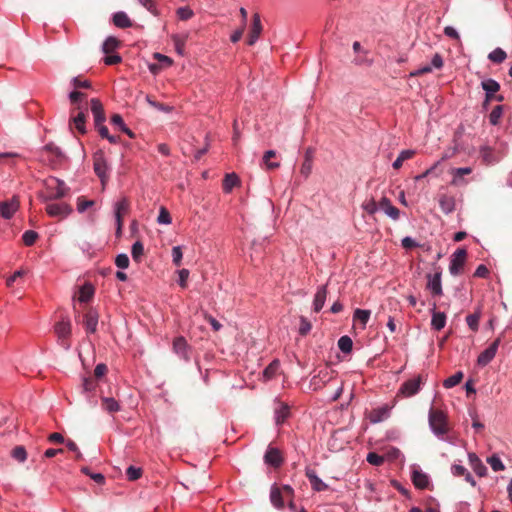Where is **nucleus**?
<instances>
[{
	"mask_svg": "<svg viewBox=\"0 0 512 512\" xmlns=\"http://www.w3.org/2000/svg\"><path fill=\"white\" fill-rule=\"evenodd\" d=\"M262 31V24L259 14L255 13L253 15L252 27L249 33V37L247 40L248 45H253L257 39L259 38Z\"/></svg>",
	"mask_w": 512,
	"mask_h": 512,
	"instance_id": "2eb2a0df",
	"label": "nucleus"
},
{
	"mask_svg": "<svg viewBox=\"0 0 512 512\" xmlns=\"http://www.w3.org/2000/svg\"><path fill=\"white\" fill-rule=\"evenodd\" d=\"M93 167H94V172L100 178L101 183L103 185H105V183L109 179V176L107 173V171H108L107 162L105 160L104 153L102 151L95 153V155L93 157Z\"/></svg>",
	"mask_w": 512,
	"mask_h": 512,
	"instance_id": "39448f33",
	"label": "nucleus"
},
{
	"mask_svg": "<svg viewBox=\"0 0 512 512\" xmlns=\"http://www.w3.org/2000/svg\"><path fill=\"white\" fill-rule=\"evenodd\" d=\"M182 256H183V254H182L181 247L180 246L173 247V249H172V257H173V263L176 266H180L181 265Z\"/></svg>",
	"mask_w": 512,
	"mask_h": 512,
	"instance_id": "0e129e2a",
	"label": "nucleus"
},
{
	"mask_svg": "<svg viewBox=\"0 0 512 512\" xmlns=\"http://www.w3.org/2000/svg\"><path fill=\"white\" fill-rule=\"evenodd\" d=\"M290 415V408L285 403H279V407L275 410L276 424H282Z\"/></svg>",
	"mask_w": 512,
	"mask_h": 512,
	"instance_id": "c756f323",
	"label": "nucleus"
},
{
	"mask_svg": "<svg viewBox=\"0 0 512 512\" xmlns=\"http://www.w3.org/2000/svg\"><path fill=\"white\" fill-rule=\"evenodd\" d=\"M500 337L496 338L477 358V364L481 367L488 365L495 357L500 345Z\"/></svg>",
	"mask_w": 512,
	"mask_h": 512,
	"instance_id": "6e6552de",
	"label": "nucleus"
},
{
	"mask_svg": "<svg viewBox=\"0 0 512 512\" xmlns=\"http://www.w3.org/2000/svg\"><path fill=\"white\" fill-rule=\"evenodd\" d=\"M38 238V234L33 230H27L22 235V240L26 246H32Z\"/></svg>",
	"mask_w": 512,
	"mask_h": 512,
	"instance_id": "09e8293b",
	"label": "nucleus"
},
{
	"mask_svg": "<svg viewBox=\"0 0 512 512\" xmlns=\"http://www.w3.org/2000/svg\"><path fill=\"white\" fill-rule=\"evenodd\" d=\"M503 113V106L497 105L489 115V121L492 125H497Z\"/></svg>",
	"mask_w": 512,
	"mask_h": 512,
	"instance_id": "49530a36",
	"label": "nucleus"
},
{
	"mask_svg": "<svg viewBox=\"0 0 512 512\" xmlns=\"http://www.w3.org/2000/svg\"><path fill=\"white\" fill-rule=\"evenodd\" d=\"M306 477L310 481L311 487L314 491L321 492L328 489V485L317 476L314 470L307 469Z\"/></svg>",
	"mask_w": 512,
	"mask_h": 512,
	"instance_id": "6ab92c4d",
	"label": "nucleus"
},
{
	"mask_svg": "<svg viewBox=\"0 0 512 512\" xmlns=\"http://www.w3.org/2000/svg\"><path fill=\"white\" fill-rule=\"evenodd\" d=\"M284 497L282 495V491L280 490V487L272 486L271 492H270V500L271 503L276 508H282L284 506Z\"/></svg>",
	"mask_w": 512,
	"mask_h": 512,
	"instance_id": "c85d7f7f",
	"label": "nucleus"
},
{
	"mask_svg": "<svg viewBox=\"0 0 512 512\" xmlns=\"http://www.w3.org/2000/svg\"><path fill=\"white\" fill-rule=\"evenodd\" d=\"M436 304H433L431 326L433 329L439 331L446 325V315L444 312H438L435 310Z\"/></svg>",
	"mask_w": 512,
	"mask_h": 512,
	"instance_id": "5701e85b",
	"label": "nucleus"
},
{
	"mask_svg": "<svg viewBox=\"0 0 512 512\" xmlns=\"http://www.w3.org/2000/svg\"><path fill=\"white\" fill-rule=\"evenodd\" d=\"M72 207L67 203H50L46 206V212L50 217L66 218L72 213Z\"/></svg>",
	"mask_w": 512,
	"mask_h": 512,
	"instance_id": "1a4fd4ad",
	"label": "nucleus"
},
{
	"mask_svg": "<svg viewBox=\"0 0 512 512\" xmlns=\"http://www.w3.org/2000/svg\"><path fill=\"white\" fill-rule=\"evenodd\" d=\"M276 156V152L274 150H268L265 152L263 156V162L266 165L267 169H275L279 167L278 162H271V158H274Z\"/></svg>",
	"mask_w": 512,
	"mask_h": 512,
	"instance_id": "37998d69",
	"label": "nucleus"
},
{
	"mask_svg": "<svg viewBox=\"0 0 512 512\" xmlns=\"http://www.w3.org/2000/svg\"><path fill=\"white\" fill-rule=\"evenodd\" d=\"M468 458L473 471L479 477H483L487 474V467L475 453H469Z\"/></svg>",
	"mask_w": 512,
	"mask_h": 512,
	"instance_id": "412c9836",
	"label": "nucleus"
},
{
	"mask_svg": "<svg viewBox=\"0 0 512 512\" xmlns=\"http://www.w3.org/2000/svg\"><path fill=\"white\" fill-rule=\"evenodd\" d=\"M439 206L443 213L450 214L456 208V200L453 195L441 194L439 196Z\"/></svg>",
	"mask_w": 512,
	"mask_h": 512,
	"instance_id": "f3484780",
	"label": "nucleus"
},
{
	"mask_svg": "<svg viewBox=\"0 0 512 512\" xmlns=\"http://www.w3.org/2000/svg\"><path fill=\"white\" fill-rule=\"evenodd\" d=\"M45 192L40 194L44 202L58 200L65 197L69 192V187L63 180L56 177H50L44 181Z\"/></svg>",
	"mask_w": 512,
	"mask_h": 512,
	"instance_id": "f257e3e1",
	"label": "nucleus"
},
{
	"mask_svg": "<svg viewBox=\"0 0 512 512\" xmlns=\"http://www.w3.org/2000/svg\"><path fill=\"white\" fill-rule=\"evenodd\" d=\"M69 99H70V102L71 104L74 106V107H77L78 105H82V101L84 99H86V94L83 93V92H80V91H72L70 94H69Z\"/></svg>",
	"mask_w": 512,
	"mask_h": 512,
	"instance_id": "a18cd8bd",
	"label": "nucleus"
},
{
	"mask_svg": "<svg viewBox=\"0 0 512 512\" xmlns=\"http://www.w3.org/2000/svg\"><path fill=\"white\" fill-rule=\"evenodd\" d=\"M421 383V376H417L415 378L405 381L401 385L398 395H403L404 397H411L415 395L419 391Z\"/></svg>",
	"mask_w": 512,
	"mask_h": 512,
	"instance_id": "9d476101",
	"label": "nucleus"
},
{
	"mask_svg": "<svg viewBox=\"0 0 512 512\" xmlns=\"http://www.w3.org/2000/svg\"><path fill=\"white\" fill-rule=\"evenodd\" d=\"M144 253V246L141 241H136L132 245L131 254L134 261L139 262Z\"/></svg>",
	"mask_w": 512,
	"mask_h": 512,
	"instance_id": "79ce46f5",
	"label": "nucleus"
},
{
	"mask_svg": "<svg viewBox=\"0 0 512 512\" xmlns=\"http://www.w3.org/2000/svg\"><path fill=\"white\" fill-rule=\"evenodd\" d=\"M188 348H189L188 343L184 337L180 336V337H177L174 339L173 349H174L175 353L186 360L189 359Z\"/></svg>",
	"mask_w": 512,
	"mask_h": 512,
	"instance_id": "4be33fe9",
	"label": "nucleus"
},
{
	"mask_svg": "<svg viewBox=\"0 0 512 512\" xmlns=\"http://www.w3.org/2000/svg\"><path fill=\"white\" fill-rule=\"evenodd\" d=\"M98 317H99L98 313L93 309H89L85 313L83 325L88 332H90V333L96 332L97 324H98Z\"/></svg>",
	"mask_w": 512,
	"mask_h": 512,
	"instance_id": "a211bd4d",
	"label": "nucleus"
},
{
	"mask_svg": "<svg viewBox=\"0 0 512 512\" xmlns=\"http://www.w3.org/2000/svg\"><path fill=\"white\" fill-rule=\"evenodd\" d=\"M72 83H73V86L76 89H78V88H86V89H88V88L91 87V82L90 81H88V80H81L78 77L73 78Z\"/></svg>",
	"mask_w": 512,
	"mask_h": 512,
	"instance_id": "338daca9",
	"label": "nucleus"
},
{
	"mask_svg": "<svg viewBox=\"0 0 512 512\" xmlns=\"http://www.w3.org/2000/svg\"><path fill=\"white\" fill-rule=\"evenodd\" d=\"M487 462L490 464L491 468L494 470V471H502L505 469V466L503 464V462L501 461V459L496 456V455H492L491 457H489L487 459Z\"/></svg>",
	"mask_w": 512,
	"mask_h": 512,
	"instance_id": "864d4df0",
	"label": "nucleus"
},
{
	"mask_svg": "<svg viewBox=\"0 0 512 512\" xmlns=\"http://www.w3.org/2000/svg\"><path fill=\"white\" fill-rule=\"evenodd\" d=\"M19 207V197L14 195L11 199L0 202V216L6 220L11 219Z\"/></svg>",
	"mask_w": 512,
	"mask_h": 512,
	"instance_id": "0eeeda50",
	"label": "nucleus"
},
{
	"mask_svg": "<svg viewBox=\"0 0 512 512\" xmlns=\"http://www.w3.org/2000/svg\"><path fill=\"white\" fill-rule=\"evenodd\" d=\"M338 347L343 353H350L353 348L352 339L347 335L340 337Z\"/></svg>",
	"mask_w": 512,
	"mask_h": 512,
	"instance_id": "4c0bfd02",
	"label": "nucleus"
},
{
	"mask_svg": "<svg viewBox=\"0 0 512 512\" xmlns=\"http://www.w3.org/2000/svg\"><path fill=\"white\" fill-rule=\"evenodd\" d=\"M481 86L488 94H494L500 89L499 83L493 79L482 81Z\"/></svg>",
	"mask_w": 512,
	"mask_h": 512,
	"instance_id": "58836bf2",
	"label": "nucleus"
},
{
	"mask_svg": "<svg viewBox=\"0 0 512 512\" xmlns=\"http://www.w3.org/2000/svg\"><path fill=\"white\" fill-rule=\"evenodd\" d=\"M467 258V251L463 248L457 249L451 256L449 271L456 276L462 273Z\"/></svg>",
	"mask_w": 512,
	"mask_h": 512,
	"instance_id": "423d86ee",
	"label": "nucleus"
},
{
	"mask_svg": "<svg viewBox=\"0 0 512 512\" xmlns=\"http://www.w3.org/2000/svg\"><path fill=\"white\" fill-rule=\"evenodd\" d=\"M389 412V408L387 406L380 407L371 411L369 419L372 423H378L383 421Z\"/></svg>",
	"mask_w": 512,
	"mask_h": 512,
	"instance_id": "7c9ffc66",
	"label": "nucleus"
},
{
	"mask_svg": "<svg viewBox=\"0 0 512 512\" xmlns=\"http://www.w3.org/2000/svg\"><path fill=\"white\" fill-rule=\"evenodd\" d=\"M101 402L102 408L109 413H114L120 410L119 403L112 397H103Z\"/></svg>",
	"mask_w": 512,
	"mask_h": 512,
	"instance_id": "2f4dec72",
	"label": "nucleus"
},
{
	"mask_svg": "<svg viewBox=\"0 0 512 512\" xmlns=\"http://www.w3.org/2000/svg\"><path fill=\"white\" fill-rule=\"evenodd\" d=\"M279 368V362L273 361L269 366H267L264 370V376L267 379H271L277 372Z\"/></svg>",
	"mask_w": 512,
	"mask_h": 512,
	"instance_id": "052dcab7",
	"label": "nucleus"
},
{
	"mask_svg": "<svg viewBox=\"0 0 512 512\" xmlns=\"http://www.w3.org/2000/svg\"><path fill=\"white\" fill-rule=\"evenodd\" d=\"M264 461L275 468L280 467L283 463V457L279 449L269 446L265 455Z\"/></svg>",
	"mask_w": 512,
	"mask_h": 512,
	"instance_id": "4468645a",
	"label": "nucleus"
},
{
	"mask_svg": "<svg viewBox=\"0 0 512 512\" xmlns=\"http://www.w3.org/2000/svg\"><path fill=\"white\" fill-rule=\"evenodd\" d=\"M472 169L470 167L453 168L450 173L452 174L451 185L453 186H464L468 183L464 176L471 174Z\"/></svg>",
	"mask_w": 512,
	"mask_h": 512,
	"instance_id": "ddd939ff",
	"label": "nucleus"
},
{
	"mask_svg": "<svg viewBox=\"0 0 512 512\" xmlns=\"http://www.w3.org/2000/svg\"><path fill=\"white\" fill-rule=\"evenodd\" d=\"M11 456L18 462H24L27 459V452L23 446H16L12 449Z\"/></svg>",
	"mask_w": 512,
	"mask_h": 512,
	"instance_id": "c03bdc74",
	"label": "nucleus"
},
{
	"mask_svg": "<svg viewBox=\"0 0 512 512\" xmlns=\"http://www.w3.org/2000/svg\"><path fill=\"white\" fill-rule=\"evenodd\" d=\"M413 484L419 489H425L429 485L428 476L422 471L415 470L412 474Z\"/></svg>",
	"mask_w": 512,
	"mask_h": 512,
	"instance_id": "a878e982",
	"label": "nucleus"
},
{
	"mask_svg": "<svg viewBox=\"0 0 512 512\" xmlns=\"http://www.w3.org/2000/svg\"><path fill=\"white\" fill-rule=\"evenodd\" d=\"M480 318H481L480 310H477L473 314H469L466 317V323L472 331H474V332L478 331Z\"/></svg>",
	"mask_w": 512,
	"mask_h": 512,
	"instance_id": "c9c22d12",
	"label": "nucleus"
},
{
	"mask_svg": "<svg viewBox=\"0 0 512 512\" xmlns=\"http://www.w3.org/2000/svg\"><path fill=\"white\" fill-rule=\"evenodd\" d=\"M115 264L117 267H119L121 269L128 268L129 258H128L127 254L122 253V254L117 255V257L115 259Z\"/></svg>",
	"mask_w": 512,
	"mask_h": 512,
	"instance_id": "680f3d73",
	"label": "nucleus"
},
{
	"mask_svg": "<svg viewBox=\"0 0 512 512\" xmlns=\"http://www.w3.org/2000/svg\"><path fill=\"white\" fill-rule=\"evenodd\" d=\"M41 157L48 161L52 167L61 165L67 159L66 155L54 143H48L43 147Z\"/></svg>",
	"mask_w": 512,
	"mask_h": 512,
	"instance_id": "7ed1b4c3",
	"label": "nucleus"
},
{
	"mask_svg": "<svg viewBox=\"0 0 512 512\" xmlns=\"http://www.w3.org/2000/svg\"><path fill=\"white\" fill-rule=\"evenodd\" d=\"M158 223L160 224H170L172 219L169 211L165 207L160 208V212L157 218Z\"/></svg>",
	"mask_w": 512,
	"mask_h": 512,
	"instance_id": "13d9d810",
	"label": "nucleus"
},
{
	"mask_svg": "<svg viewBox=\"0 0 512 512\" xmlns=\"http://www.w3.org/2000/svg\"><path fill=\"white\" fill-rule=\"evenodd\" d=\"M94 295V288L90 284H85L80 288L78 300L80 302H88Z\"/></svg>",
	"mask_w": 512,
	"mask_h": 512,
	"instance_id": "f704fd0d",
	"label": "nucleus"
},
{
	"mask_svg": "<svg viewBox=\"0 0 512 512\" xmlns=\"http://www.w3.org/2000/svg\"><path fill=\"white\" fill-rule=\"evenodd\" d=\"M173 41H174V45H175L176 51L180 55H183L184 54V50H185L186 37L180 36V35H175V36H173Z\"/></svg>",
	"mask_w": 512,
	"mask_h": 512,
	"instance_id": "4d7b16f0",
	"label": "nucleus"
},
{
	"mask_svg": "<svg viewBox=\"0 0 512 512\" xmlns=\"http://www.w3.org/2000/svg\"><path fill=\"white\" fill-rule=\"evenodd\" d=\"M312 329L311 322L304 316L300 317L299 334L306 336Z\"/></svg>",
	"mask_w": 512,
	"mask_h": 512,
	"instance_id": "603ef678",
	"label": "nucleus"
},
{
	"mask_svg": "<svg viewBox=\"0 0 512 512\" xmlns=\"http://www.w3.org/2000/svg\"><path fill=\"white\" fill-rule=\"evenodd\" d=\"M463 373L461 371L456 372L452 376L448 377L444 382L443 385L445 388H452L456 385H458L462 379H463Z\"/></svg>",
	"mask_w": 512,
	"mask_h": 512,
	"instance_id": "ea45409f",
	"label": "nucleus"
},
{
	"mask_svg": "<svg viewBox=\"0 0 512 512\" xmlns=\"http://www.w3.org/2000/svg\"><path fill=\"white\" fill-rule=\"evenodd\" d=\"M54 330L59 339L64 341L71 335V322L63 319L55 324Z\"/></svg>",
	"mask_w": 512,
	"mask_h": 512,
	"instance_id": "aec40b11",
	"label": "nucleus"
},
{
	"mask_svg": "<svg viewBox=\"0 0 512 512\" xmlns=\"http://www.w3.org/2000/svg\"><path fill=\"white\" fill-rule=\"evenodd\" d=\"M239 183V178L235 173L226 174L222 183L223 191L225 193H230L234 187L239 185Z\"/></svg>",
	"mask_w": 512,
	"mask_h": 512,
	"instance_id": "bb28decb",
	"label": "nucleus"
},
{
	"mask_svg": "<svg viewBox=\"0 0 512 512\" xmlns=\"http://www.w3.org/2000/svg\"><path fill=\"white\" fill-rule=\"evenodd\" d=\"M507 57L506 52L501 48L494 49L489 55L488 58L494 63H502Z\"/></svg>",
	"mask_w": 512,
	"mask_h": 512,
	"instance_id": "a19ab883",
	"label": "nucleus"
},
{
	"mask_svg": "<svg viewBox=\"0 0 512 512\" xmlns=\"http://www.w3.org/2000/svg\"><path fill=\"white\" fill-rule=\"evenodd\" d=\"M177 16L180 20L186 21L190 19L194 13L189 7H180L177 9Z\"/></svg>",
	"mask_w": 512,
	"mask_h": 512,
	"instance_id": "bf43d9fd",
	"label": "nucleus"
},
{
	"mask_svg": "<svg viewBox=\"0 0 512 512\" xmlns=\"http://www.w3.org/2000/svg\"><path fill=\"white\" fill-rule=\"evenodd\" d=\"M326 297H327L326 286L324 285V286L319 287L315 294L314 301H313V309L316 313L319 312L323 308L324 303L326 301Z\"/></svg>",
	"mask_w": 512,
	"mask_h": 512,
	"instance_id": "393cba45",
	"label": "nucleus"
},
{
	"mask_svg": "<svg viewBox=\"0 0 512 512\" xmlns=\"http://www.w3.org/2000/svg\"><path fill=\"white\" fill-rule=\"evenodd\" d=\"M113 23L119 28H127L132 26V21L125 12H117L113 15Z\"/></svg>",
	"mask_w": 512,
	"mask_h": 512,
	"instance_id": "cd10ccee",
	"label": "nucleus"
},
{
	"mask_svg": "<svg viewBox=\"0 0 512 512\" xmlns=\"http://www.w3.org/2000/svg\"><path fill=\"white\" fill-rule=\"evenodd\" d=\"M443 58L439 53H435L432 57L431 66L435 69H441L443 67Z\"/></svg>",
	"mask_w": 512,
	"mask_h": 512,
	"instance_id": "774afa93",
	"label": "nucleus"
},
{
	"mask_svg": "<svg viewBox=\"0 0 512 512\" xmlns=\"http://www.w3.org/2000/svg\"><path fill=\"white\" fill-rule=\"evenodd\" d=\"M112 124L118 126L120 130L126 133L130 138H134V133L125 125L123 118L119 114H114L111 117Z\"/></svg>",
	"mask_w": 512,
	"mask_h": 512,
	"instance_id": "72a5a7b5",
	"label": "nucleus"
},
{
	"mask_svg": "<svg viewBox=\"0 0 512 512\" xmlns=\"http://www.w3.org/2000/svg\"><path fill=\"white\" fill-rule=\"evenodd\" d=\"M427 280V289H429L434 296L442 295L441 271H437L433 275L428 274Z\"/></svg>",
	"mask_w": 512,
	"mask_h": 512,
	"instance_id": "f8f14e48",
	"label": "nucleus"
},
{
	"mask_svg": "<svg viewBox=\"0 0 512 512\" xmlns=\"http://www.w3.org/2000/svg\"><path fill=\"white\" fill-rule=\"evenodd\" d=\"M378 209L382 210L388 217L393 219L394 221L400 218V210L392 205L391 201L387 197H382L379 202H377Z\"/></svg>",
	"mask_w": 512,
	"mask_h": 512,
	"instance_id": "9b49d317",
	"label": "nucleus"
},
{
	"mask_svg": "<svg viewBox=\"0 0 512 512\" xmlns=\"http://www.w3.org/2000/svg\"><path fill=\"white\" fill-rule=\"evenodd\" d=\"M312 171V160L311 158L306 155L301 168H300V174L303 175L305 178H307Z\"/></svg>",
	"mask_w": 512,
	"mask_h": 512,
	"instance_id": "6e6d98bb",
	"label": "nucleus"
},
{
	"mask_svg": "<svg viewBox=\"0 0 512 512\" xmlns=\"http://www.w3.org/2000/svg\"><path fill=\"white\" fill-rule=\"evenodd\" d=\"M429 426L433 433L443 439L449 432L448 415L441 409L431 407L428 415Z\"/></svg>",
	"mask_w": 512,
	"mask_h": 512,
	"instance_id": "f03ea898",
	"label": "nucleus"
},
{
	"mask_svg": "<svg viewBox=\"0 0 512 512\" xmlns=\"http://www.w3.org/2000/svg\"><path fill=\"white\" fill-rule=\"evenodd\" d=\"M90 105H91V112L94 116V124L100 123V122H105L106 116H105V111H104L101 101L97 98H93L90 100Z\"/></svg>",
	"mask_w": 512,
	"mask_h": 512,
	"instance_id": "dca6fc26",
	"label": "nucleus"
},
{
	"mask_svg": "<svg viewBox=\"0 0 512 512\" xmlns=\"http://www.w3.org/2000/svg\"><path fill=\"white\" fill-rule=\"evenodd\" d=\"M126 476L130 481L138 480L142 476V469L135 466H129L126 469Z\"/></svg>",
	"mask_w": 512,
	"mask_h": 512,
	"instance_id": "8fccbe9b",
	"label": "nucleus"
},
{
	"mask_svg": "<svg viewBox=\"0 0 512 512\" xmlns=\"http://www.w3.org/2000/svg\"><path fill=\"white\" fill-rule=\"evenodd\" d=\"M147 101L152 107H154L158 110H161L164 112H170L172 110V107H170L169 105L152 100L151 97H149V96L147 97Z\"/></svg>",
	"mask_w": 512,
	"mask_h": 512,
	"instance_id": "e2e57ef3",
	"label": "nucleus"
},
{
	"mask_svg": "<svg viewBox=\"0 0 512 512\" xmlns=\"http://www.w3.org/2000/svg\"><path fill=\"white\" fill-rule=\"evenodd\" d=\"M366 460L369 464L374 465V466H380L385 461L383 456H381L375 452L368 453Z\"/></svg>",
	"mask_w": 512,
	"mask_h": 512,
	"instance_id": "5fc2aeb1",
	"label": "nucleus"
},
{
	"mask_svg": "<svg viewBox=\"0 0 512 512\" xmlns=\"http://www.w3.org/2000/svg\"><path fill=\"white\" fill-rule=\"evenodd\" d=\"M130 208V202L126 197L121 198L115 204V219L122 220L126 214H128Z\"/></svg>",
	"mask_w": 512,
	"mask_h": 512,
	"instance_id": "b1692460",
	"label": "nucleus"
},
{
	"mask_svg": "<svg viewBox=\"0 0 512 512\" xmlns=\"http://www.w3.org/2000/svg\"><path fill=\"white\" fill-rule=\"evenodd\" d=\"M371 315L370 310H364V309H356L353 314L354 320L359 321L362 324V327L365 328L369 318Z\"/></svg>",
	"mask_w": 512,
	"mask_h": 512,
	"instance_id": "e433bc0d",
	"label": "nucleus"
},
{
	"mask_svg": "<svg viewBox=\"0 0 512 512\" xmlns=\"http://www.w3.org/2000/svg\"><path fill=\"white\" fill-rule=\"evenodd\" d=\"M119 46H120V41L118 39H116L115 37L110 36L104 41V43L102 45V51L105 54H110L113 51H115Z\"/></svg>",
	"mask_w": 512,
	"mask_h": 512,
	"instance_id": "473e14b6",
	"label": "nucleus"
},
{
	"mask_svg": "<svg viewBox=\"0 0 512 512\" xmlns=\"http://www.w3.org/2000/svg\"><path fill=\"white\" fill-rule=\"evenodd\" d=\"M280 490L282 491V495L285 499L290 501V505L292 506V498L294 496V490L289 485H283L280 487Z\"/></svg>",
	"mask_w": 512,
	"mask_h": 512,
	"instance_id": "69168bd1",
	"label": "nucleus"
},
{
	"mask_svg": "<svg viewBox=\"0 0 512 512\" xmlns=\"http://www.w3.org/2000/svg\"><path fill=\"white\" fill-rule=\"evenodd\" d=\"M70 127H74L79 133H86V119L88 115V110L86 105H78L74 107L70 112Z\"/></svg>",
	"mask_w": 512,
	"mask_h": 512,
	"instance_id": "20e7f679",
	"label": "nucleus"
},
{
	"mask_svg": "<svg viewBox=\"0 0 512 512\" xmlns=\"http://www.w3.org/2000/svg\"><path fill=\"white\" fill-rule=\"evenodd\" d=\"M95 204L94 200H87L85 197L81 196L77 199V210L80 213L86 211L89 207H92Z\"/></svg>",
	"mask_w": 512,
	"mask_h": 512,
	"instance_id": "3c124183",
	"label": "nucleus"
},
{
	"mask_svg": "<svg viewBox=\"0 0 512 512\" xmlns=\"http://www.w3.org/2000/svg\"><path fill=\"white\" fill-rule=\"evenodd\" d=\"M362 208L364 211H366L369 215H373L378 210L377 202L374 198L367 199L363 202Z\"/></svg>",
	"mask_w": 512,
	"mask_h": 512,
	"instance_id": "de8ad7c7",
	"label": "nucleus"
}]
</instances>
